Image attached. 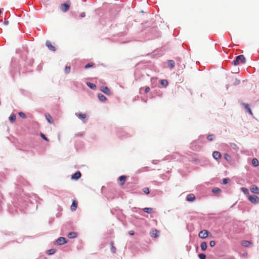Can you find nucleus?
Here are the masks:
<instances>
[{"mask_svg":"<svg viewBox=\"0 0 259 259\" xmlns=\"http://www.w3.org/2000/svg\"><path fill=\"white\" fill-rule=\"evenodd\" d=\"M40 137L43 139H44L45 141H49V140L46 137V136L42 134V133H40Z\"/></svg>","mask_w":259,"mask_h":259,"instance_id":"f704fd0d","label":"nucleus"},{"mask_svg":"<svg viewBox=\"0 0 259 259\" xmlns=\"http://www.w3.org/2000/svg\"><path fill=\"white\" fill-rule=\"evenodd\" d=\"M18 114H19V115L21 117H22V118H26V115H25V114L24 113H23V112H19V113H18Z\"/></svg>","mask_w":259,"mask_h":259,"instance_id":"e433bc0d","label":"nucleus"},{"mask_svg":"<svg viewBox=\"0 0 259 259\" xmlns=\"http://www.w3.org/2000/svg\"><path fill=\"white\" fill-rule=\"evenodd\" d=\"M244 106L245 108L247 110V111L249 113V114L252 115V113L251 112V109H250L249 105L247 104H244Z\"/></svg>","mask_w":259,"mask_h":259,"instance_id":"393cba45","label":"nucleus"},{"mask_svg":"<svg viewBox=\"0 0 259 259\" xmlns=\"http://www.w3.org/2000/svg\"><path fill=\"white\" fill-rule=\"evenodd\" d=\"M229 156L228 155V154H226L225 155V158H226V157H229Z\"/></svg>","mask_w":259,"mask_h":259,"instance_id":"49530a36","label":"nucleus"},{"mask_svg":"<svg viewBox=\"0 0 259 259\" xmlns=\"http://www.w3.org/2000/svg\"><path fill=\"white\" fill-rule=\"evenodd\" d=\"M143 210L148 213H151L152 212V208H151L146 207L143 209Z\"/></svg>","mask_w":259,"mask_h":259,"instance_id":"bb28decb","label":"nucleus"},{"mask_svg":"<svg viewBox=\"0 0 259 259\" xmlns=\"http://www.w3.org/2000/svg\"><path fill=\"white\" fill-rule=\"evenodd\" d=\"M209 232L206 230L201 231L199 233V237L202 239L206 238L208 236Z\"/></svg>","mask_w":259,"mask_h":259,"instance_id":"20e7f679","label":"nucleus"},{"mask_svg":"<svg viewBox=\"0 0 259 259\" xmlns=\"http://www.w3.org/2000/svg\"><path fill=\"white\" fill-rule=\"evenodd\" d=\"M245 63V58L242 55L238 56L235 60H233L232 64L234 65H237L240 63L244 64Z\"/></svg>","mask_w":259,"mask_h":259,"instance_id":"f257e3e1","label":"nucleus"},{"mask_svg":"<svg viewBox=\"0 0 259 259\" xmlns=\"http://www.w3.org/2000/svg\"><path fill=\"white\" fill-rule=\"evenodd\" d=\"M241 245L245 247H249L252 245V243L247 240H243L241 243Z\"/></svg>","mask_w":259,"mask_h":259,"instance_id":"4468645a","label":"nucleus"},{"mask_svg":"<svg viewBox=\"0 0 259 259\" xmlns=\"http://www.w3.org/2000/svg\"><path fill=\"white\" fill-rule=\"evenodd\" d=\"M16 117L14 114H11L9 117V119L12 122H14L16 120Z\"/></svg>","mask_w":259,"mask_h":259,"instance_id":"aec40b11","label":"nucleus"},{"mask_svg":"<svg viewBox=\"0 0 259 259\" xmlns=\"http://www.w3.org/2000/svg\"><path fill=\"white\" fill-rule=\"evenodd\" d=\"M240 83V80L237 79H235L234 82V85H238Z\"/></svg>","mask_w":259,"mask_h":259,"instance_id":"a19ab883","label":"nucleus"},{"mask_svg":"<svg viewBox=\"0 0 259 259\" xmlns=\"http://www.w3.org/2000/svg\"><path fill=\"white\" fill-rule=\"evenodd\" d=\"M201 248L202 250L204 251L207 248V243L205 242H203L201 243L200 245Z\"/></svg>","mask_w":259,"mask_h":259,"instance_id":"6ab92c4d","label":"nucleus"},{"mask_svg":"<svg viewBox=\"0 0 259 259\" xmlns=\"http://www.w3.org/2000/svg\"><path fill=\"white\" fill-rule=\"evenodd\" d=\"M2 14V11L0 10V15Z\"/></svg>","mask_w":259,"mask_h":259,"instance_id":"de8ad7c7","label":"nucleus"},{"mask_svg":"<svg viewBox=\"0 0 259 259\" xmlns=\"http://www.w3.org/2000/svg\"><path fill=\"white\" fill-rule=\"evenodd\" d=\"M250 190V191L253 193L257 194H259V189L256 186L254 185L251 186Z\"/></svg>","mask_w":259,"mask_h":259,"instance_id":"423d86ee","label":"nucleus"},{"mask_svg":"<svg viewBox=\"0 0 259 259\" xmlns=\"http://www.w3.org/2000/svg\"><path fill=\"white\" fill-rule=\"evenodd\" d=\"M229 181V179H226V178L224 179H223L222 183L224 184H226L228 183Z\"/></svg>","mask_w":259,"mask_h":259,"instance_id":"ea45409f","label":"nucleus"},{"mask_svg":"<svg viewBox=\"0 0 259 259\" xmlns=\"http://www.w3.org/2000/svg\"><path fill=\"white\" fill-rule=\"evenodd\" d=\"M160 83L162 85L166 87L168 85V81L165 79H162L160 80Z\"/></svg>","mask_w":259,"mask_h":259,"instance_id":"a878e982","label":"nucleus"},{"mask_svg":"<svg viewBox=\"0 0 259 259\" xmlns=\"http://www.w3.org/2000/svg\"><path fill=\"white\" fill-rule=\"evenodd\" d=\"M98 97L99 99L102 102H105L107 99L106 97L102 94H99Z\"/></svg>","mask_w":259,"mask_h":259,"instance_id":"f3484780","label":"nucleus"},{"mask_svg":"<svg viewBox=\"0 0 259 259\" xmlns=\"http://www.w3.org/2000/svg\"><path fill=\"white\" fill-rule=\"evenodd\" d=\"M209 245L211 247H213L215 245V242L214 241H210L209 242Z\"/></svg>","mask_w":259,"mask_h":259,"instance_id":"58836bf2","label":"nucleus"},{"mask_svg":"<svg viewBox=\"0 0 259 259\" xmlns=\"http://www.w3.org/2000/svg\"><path fill=\"white\" fill-rule=\"evenodd\" d=\"M126 180V177L125 176H121L119 177V180L120 181V185L122 186L124 184Z\"/></svg>","mask_w":259,"mask_h":259,"instance_id":"ddd939ff","label":"nucleus"},{"mask_svg":"<svg viewBox=\"0 0 259 259\" xmlns=\"http://www.w3.org/2000/svg\"><path fill=\"white\" fill-rule=\"evenodd\" d=\"M81 16L82 17H84L85 16V13H82L81 15Z\"/></svg>","mask_w":259,"mask_h":259,"instance_id":"a18cd8bd","label":"nucleus"},{"mask_svg":"<svg viewBox=\"0 0 259 259\" xmlns=\"http://www.w3.org/2000/svg\"><path fill=\"white\" fill-rule=\"evenodd\" d=\"M128 233L130 235H134L135 234V232L133 230H131L128 232Z\"/></svg>","mask_w":259,"mask_h":259,"instance_id":"c03bdc74","label":"nucleus"},{"mask_svg":"<svg viewBox=\"0 0 259 259\" xmlns=\"http://www.w3.org/2000/svg\"><path fill=\"white\" fill-rule=\"evenodd\" d=\"M143 192H144L145 194H149V193H150L149 189V188H147V187H145V188H144L143 189Z\"/></svg>","mask_w":259,"mask_h":259,"instance_id":"2f4dec72","label":"nucleus"},{"mask_svg":"<svg viewBox=\"0 0 259 259\" xmlns=\"http://www.w3.org/2000/svg\"><path fill=\"white\" fill-rule=\"evenodd\" d=\"M212 191L214 193H220L221 191V190L220 189H219L218 188H215L212 189Z\"/></svg>","mask_w":259,"mask_h":259,"instance_id":"c756f323","label":"nucleus"},{"mask_svg":"<svg viewBox=\"0 0 259 259\" xmlns=\"http://www.w3.org/2000/svg\"><path fill=\"white\" fill-rule=\"evenodd\" d=\"M77 207V202L76 200H73L71 206V210L73 211L76 210Z\"/></svg>","mask_w":259,"mask_h":259,"instance_id":"2eb2a0df","label":"nucleus"},{"mask_svg":"<svg viewBox=\"0 0 259 259\" xmlns=\"http://www.w3.org/2000/svg\"><path fill=\"white\" fill-rule=\"evenodd\" d=\"M248 199L252 203H257L259 202V198L256 195L249 196Z\"/></svg>","mask_w":259,"mask_h":259,"instance_id":"39448f33","label":"nucleus"},{"mask_svg":"<svg viewBox=\"0 0 259 259\" xmlns=\"http://www.w3.org/2000/svg\"><path fill=\"white\" fill-rule=\"evenodd\" d=\"M70 5V2L68 1L66 3L61 5V10L63 12H66L67 11L69 8Z\"/></svg>","mask_w":259,"mask_h":259,"instance_id":"7ed1b4c3","label":"nucleus"},{"mask_svg":"<svg viewBox=\"0 0 259 259\" xmlns=\"http://www.w3.org/2000/svg\"><path fill=\"white\" fill-rule=\"evenodd\" d=\"M77 234L76 232H70L68 234V237L70 239L75 238L77 237Z\"/></svg>","mask_w":259,"mask_h":259,"instance_id":"dca6fc26","label":"nucleus"},{"mask_svg":"<svg viewBox=\"0 0 259 259\" xmlns=\"http://www.w3.org/2000/svg\"><path fill=\"white\" fill-rule=\"evenodd\" d=\"M56 252V250L54 249H51L47 251V253L49 255H51L54 254Z\"/></svg>","mask_w":259,"mask_h":259,"instance_id":"c85d7f7f","label":"nucleus"},{"mask_svg":"<svg viewBox=\"0 0 259 259\" xmlns=\"http://www.w3.org/2000/svg\"><path fill=\"white\" fill-rule=\"evenodd\" d=\"M100 90L106 95H109L110 94V91L109 88L105 86H102L100 88Z\"/></svg>","mask_w":259,"mask_h":259,"instance_id":"1a4fd4ad","label":"nucleus"},{"mask_svg":"<svg viewBox=\"0 0 259 259\" xmlns=\"http://www.w3.org/2000/svg\"><path fill=\"white\" fill-rule=\"evenodd\" d=\"M76 115L80 119H84L86 118V114L84 113H79L78 115L76 113Z\"/></svg>","mask_w":259,"mask_h":259,"instance_id":"b1692460","label":"nucleus"},{"mask_svg":"<svg viewBox=\"0 0 259 259\" xmlns=\"http://www.w3.org/2000/svg\"><path fill=\"white\" fill-rule=\"evenodd\" d=\"M199 257L200 259H205L206 255L204 254L200 253L199 254Z\"/></svg>","mask_w":259,"mask_h":259,"instance_id":"4c0bfd02","label":"nucleus"},{"mask_svg":"<svg viewBox=\"0 0 259 259\" xmlns=\"http://www.w3.org/2000/svg\"><path fill=\"white\" fill-rule=\"evenodd\" d=\"M241 191L245 194H248L249 192L247 188L242 187L241 188Z\"/></svg>","mask_w":259,"mask_h":259,"instance_id":"7c9ffc66","label":"nucleus"},{"mask_svg":"<svg viewBox=\"0 0 259 259\" xmlns=\"http://www.w3.org/2000/svg\"><path fill=\"white\" fill-rule=\"evenodd\" d=\"M212 156L213 157L217 160L220 159L221 157V154L218 151H214L212 153Z\"/></svg>","mask_w":259,"mask_h":259,"instance_id":"9d476101","label":"nucleus"},{"mask_svg":"<svg viewBox=\"0 0 259 259\" xmlns=\"http://www.w3.org/2000/svg\"><path fill=\"white\" fill-rule=\"evenodd\" d=\"M81 176V173L79 171H77V172H76L75 174H74L72 176L71 179H74V180H77L80 178Z\"/></svg>","mask_w":259,"mask_h":259,"instance_id":"9b49d317","label":"nucleus"},{"mask_svg":"<svg viewBox=\"0 0 259 259\" xmlns=\"http://www.w3.org/2000/svg\"><path fill=\"white\" fill-rule=\"evenodd\" d=\"M150 235L152 237L157 238L159 236V232L157 229L153 228L150 232Z\"/></svg>","mask_w":259,"mask_h":259,"instance_id":"f03ea898","label":"nucleus"},{"mask_svg":"<svg viewBox=\"0 0 259 259\" xmlns=\"http://www.w3.org/2000/svg\"><path fill=\"white\" fill-rule=\"evenodd\" d=\"M196 198L193 194H190L187 195L186 199L188 201H193L195 200Z\"/></svg>","mask_w":259,"mask_h":259,"instance_id":"f8f14e48","label":"nucleus"},{"mask_svg":"<svg viewBox=\"0 0 259 259\" xmlns=\"http://www.w3.org/2000/svg\"><path fill=\"white\" fill-rule=\"evenodd\" d=\"M87 84L89 87H90L92 89H95L96 88V85L95 84L92 83L91 82H87Z\"/></svg>","mask_w":259,"mask_h":259,"instance_id":"4be33fe9","label":"nucleus"},{"mask_svg":"<svg viewBox=\"0 0 259 259\" xmlns=\"http://www.w3.org/2000/svg\"><path fill=\"white\" fill-rule=\"evenodd\" d=\"M150 88H149V87H146V88H145V93H148V92L150 91Z\"/></svg>","mask_w":259,"mask_h":259,"instance_id":"37998d69","label":"nucleus"},{"mask_svg":"<svg viewBox=\"0 0 259 259\" xmlns=\"http://www.w3.org/2000/svg\"><path fill=\"white\" fill-rule=\"evenodd\" d=\"M252 164L254 166H257L259 165V162H258V160L256 158H253L252 160Z\"/></svg>","mask_w":259,"mask_h":259,"instance_id":"412c9836","label":"nucleus"},{"mask_svg":"<svg viewBox=\"0 0 259 259\" xmlns=\"http://www.w3.org/2000/svg\"><path fill=\"white\" fill-rule=\"evenodd\" d=\"M168 66L171 68H174L175 65V63L174 61L170 60H169L168 62Z\"/></svg>","mask_w":259,"mask_h":259,"instance_id":"5701e85b","label":"nucleus"},{"mask_svg":"<svg viewBox=\"0 0 259 259\" xmlns=\"http://www.w3.org/2000/svg\"><path fill=\"white\" fill-rule=\"evenodd\" d=\"M84 133H78L75 134L76 137H81L83 136Z\"/></svg>","mask_w":259,"mask_h":259,"instance_id":"79ce46f5","label":"nucleus"},{"mask_svg":"<svg viewBox=\"0 0 259 259\" xmlns=\"http://www.w3.org/2000/svg\"><path fill=\"white\" fill-rule=\"evenodd\" d=\"M93 65H94V63H88L87 65H85L84 67H85V69H88V68H89L90 67H92Z\"/></svg>","mask_w":259,"mask_h":259,"instance_id":"72a5a7b5","label":"nucleus"},{"mask_svg":"<svg viewBox=\"0 0 259 259\" xmlns=\"http://www.w3.org/2000/svg\"><path fill=\"white\" fill-rule=\"evenodd\" d=\"M46 118L47 120H48V122H49L50 123H53V120L52 117L50 114H46Z\"/></svg>","mask_w":259,"mask_h":259,"instance_id":"a211bd4d","label":"nucleus"},{"mask_svg":"<svg viewBox=\"0 0 259 259\" xmlns=\"http://www.w3.org/2000/svg\"><path fill=\"white\" fill-rule=\"evenodd\" d=\"M70 71V66H66L65 68V72L66 73H68Z\"/></svg>","mask_w":259,"mask_h":259,"instance_id":"c9c22d12","label":"nucleus"},{"mask_svg":"<svg viewBox=\"0 0 259 259\" xmlns=\"http://www.w3.org/2000/svg\"><path fill=\"white\" fill-rule=\"evenodd\" d=\"M46 45L50 50L53 51H56L55 47L52 45V43L50 41L47 40Z\"/></svg>","mask_w":259,"mask_h":259,"instance_id":"6e6552de","label":"nucleus"},{"mask_svg":"<svg viewBox=\"0 0 259 259\" xmlns=\"http://www.w3.org/2000/svg\"><path fill=\"white\" fill-rule=\"evenodd\" d=\"M113 244L114 243L113 242H111V250L113 253H115L116 249L115 247L113 245Z\"/></svg>","mask_w":259,"mask_h":259,"instance_id":"cd10ccee","label":"nucleus"},{"mask_svg":"<svg viewBox=\"0 0 259 259\" xmlns=\"http://www.w3.org/2000/svg\"><path fill=\"white\" fill-rule=\"evenodd\" d=\"M56 243L59 245H63L66 243V240L65 238L60 237L56 240Z\"/></svg>","mask_w":259,"mask_h":259,"instance_id":"0eeeda50","label":"nucleus"},{"mask_svg":"<svg viewBox=\"0 0 259 259\" xmlns=\"http://www.w3.org/2000/svg\"><path fill=\"white\" fill-rule=\"evenodd\" d=\"M207 138L209 141H212L214 139V135H209L207 136Z\"/></svg>","mask_w":259,"mask_h":259,"instance_id":"473e14b6","label":"nucleus"}]
</instances>
